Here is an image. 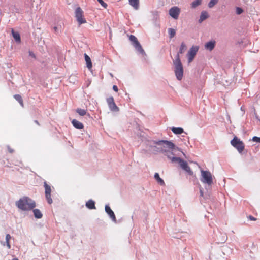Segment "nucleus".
<instances>
[{"mask_svg": "<svg viewBox=\"0 0 260 260\" xmlns=\"http://www.w3.org/2000/svg\"><path fill=\"white\" fill-rule=\"evenodd\" d=\"M29 55L32 58H36L35 54L31 51H29Z\"/></svg>", "mask_w": 260, "mask_h": 260, "instance_id": "c9c22d12", "label": "nucleus"}, {"mask_svg": "<svg viewBox=\"0 0 260 260\" xmlns=\"http://www.w3.org/2000/svg\"><path fill=\"white\" fill-rule=\"evenodd\" d=\"M45 197L48 204H51L52 203V200L51 198V194H45Z\"/></svg>", "mask_w": 260, "mask_h": 260, "instance_id": "2f4dec72", "label": "nucleus"}, {"mask_svg": "<svg viewBox=\"0 0 260 260\" xmlns=\"http://www.w3.org/2000/svg\"><path fill=\"white\" fill-rule=\"evenodd\" d=\"M181 12V10L177 6L171 8L169 10V14L174 19H177Z\"/></svg>", "mask_w": 260, "mask_h": 260, "instance_id": "9d476101", "label": "nucleus"}, {"mask_svg": "<svg viewBox=\"0 0 260 260\" xmlns=\"http://www.w3.org/2000/svg\"><path fill=\"white\" fill-rule=\"evenodd\" d=\"M218 3V0H211L208 3V7L210 8L213 7Z\"/></svg>", "mask_w": 260, "mask_h": 260, "instance_id": "7c9ffc66", "label": "nucleus"}, {"mask_svg": "<svg viewBox=\"0 0 260 260\" xmlns=\"http://www.w3.org/2000/svg\"><path fill=\"white\" fill-rule=\"evenodd\" d=\"M3 245L4 246H5V243H4L3 244Z\"/></svg>", "mask_w": 260, "mask_h": 260, "instance_id": "a18cd8bd", "label": "nucleus"}, {"mask_svg": "<svg viewBox=\"0 0 260 260\" xmlns=\"http://www.w3.org/2000/svg\"><path fill=\"white\" fill-rule=\"evenodd\" d=\"M199 47L198 46H192L187 53L188 62L189 63L193 61L195 56L199 50Z\"/></svg>", "mask_w": 260, "mask_h": 260, "instance_id": "1a4fd4ad", "label": "nucleus"}, {"mask_svg": "<svg viewBox=\"0 0 260 260\" xmlns=\"http://www.w3.org/2000/svg\"><path fill=\"white\" fill-rule=\"evenodd\" d=\"M200 196L202 197H203V191L202 189H200Z\"/></svg>", "mask_w": 260, "mask_h": 260, "instance_id": "a19ab883", "label": "nucleus"}, {"mask_svg": "<svg viewBox=\"0 0 260 260\" xmlns=\"http://www.w3.org/2000/svg\"><path fill=\"white\" fill-rule=\"evenodd\" d=\"M33 213H34L35 217L37 219H40L43 216V215H42L41 212L38 209H34Z\"/></svg>", "mask_w": 260, "mask_h": 260, "instance_id": "aec40b11", "label": "nucleus"}, {"mask_svg": "<svg viewBox=\"0 0 260 260\" xmlns=\"http://www.w3.org/2000/svg\"><path fill=\"white\" fill-rule=\"evenodd\" d=\"M72 123L74 127L76 129H82L84 127L83 124L76 119H73L72 121Z\"/></svg>", "mask_w": 260, "mask_h": 260, "instance_id": "4468645a", "label": "nucleus"}, {"mask_svg": "<svg viewBox=\"0 0 260 260\" xmlns=\"http://www.w3.org/2000/svg\"><path fill=\"white\" fill-rule=\"evenodd\" d=\"M12 260H19V259L16 258H13Z\"/></svg>", "mask_w": 260, "mask_h": 260, "instance_id": "c03bdc74", "label": "nucleus"}, {"mask_svg": "<svg viewBox=\"0 0 260 260\" xmlns=\"http://www.w3.org/2000/svg\"><path fill=\"white\" fill-rule=\"evenodd\" d=\"M129 39L138 52L142 55L145 54L144 50L142 48L137 38L135 36L131 35L129 37Z\"/></svg>", "mask_w": 260, "mask_h": 260, "instance_id": "423d86ee", "label": "nucleus"}, {"mask_svg": "<svg viewBox=\"0 0 260 260\" xmlns=\"http://www.w3.org/2000/svg\"><path fill=\"white\" fill-rule=\"evenodd\" d=\"M215 46V41H210L207 42L205 45V48L210 51H212Z\"/></svg>", "mask_w": 260, "mask_h": 260, "instance_id": "ddd939ff", "label": "nucleus"}, {"mask_svg": "<svg viewBox=\"0 0 260 260\" xmlns=\"http://www.w3.org/2000/svg\"><path fill=\"white\" fill-rule=\"evenodd\" d=\"M154 178L157 181V182L161 185H165V182L164 181L163 179H161L159 177V175L158 173H155L154 176Z\"/></svg>", "mask_w": 260, "mask_h": 260, "instance_id": "4be33fe9", "label": "nucleus"}, {"mask_svg": "<svg viewBox=\"0 0 260 260\" xmlns=\"http://www.w3.org/2000/svg\"><path fill=\"white\" fill-rule=\"evenodd\" d=\"M151 150L154 153H163L166 149H175V144L170 141L158 140L152 141V144L150 145Z\"/></svg>", "mask_w": 260, "mask_h": 260, "instance_id": "f257e3e1", "label": "nucleus"}, {"mask_svg": "<svg viewBox=\"0 0 260 260\" xmlns=\"http://www.w3.org/2000/svg\"><path fill=\"white\" fill-rule=\"evenodd\" d=\"M186 49V45L184 42H182L180 45L179 50L177 54L179 55V54H182L184 52V51Z\"/></svg>", "mask_w": 260, "mask_h": 260, "instance_id": "393cba45", "label": "nucleus"}, {"mask_svg": "<svg viewBox=\"0 0 260 260\" xmlns=\"http://www.w3.org/2000/svg\"><path fill=\"white\" fill-rule=\"evenodd\" d=\"M168 33H169V37L170 38H173L175 36L176 31L173 28H169L168 29Z\"/></svg>", "mask_w": 260, "mask_h": 260, "instance_id": "c756f323", "label": "nucleus"}, {"mask_svg": "<svg viewBox=\"0 0 260 260\" xmlns=\"http://www.w3.org/2000/svg\"><path fill=\"white\" fill-rule=\"evenodd\" d=\"M201 181L204 184L211 185L213 183V178L211 173L209 171L201 170Z\"/></svg>", "mask_w": 260, "mask_h": 260, "instance_id": "20e7f679", "label": "nucleus"}, {"mask_svg": "<svg viewBox=\"0 0 260 260\" xmlns=\"http://www.w3.org/2000/svg\"><path fill=\"white\" fill-rule=\"evenodd\" d=\"M209 15L207 12L205 11H203L201 13L200 19L199 20V22L200 23H202L203 21L207 19Z\"/></svg>", "mask_w": 260, "mask_h": 260, "instance_id": "dca6fc26", "label": "nucleus"}, {"mask_svg": "<svg viewBox=\"0 0 260 260\" xmlns=\"http://www.w3.org/2000/svg\"><path fill=\"white\" fill-rule=\"evenodd\" d=\"M112 88L115 92H117L118 91V88L116 85H113Z\"/></svg>", "mask_w": 260, "mask_h": 260, "instance_id": "e433bc0d", "label": "nucleus"}, {"mask_svg": "<svg viewBox=\"0 0 260 260\" xmlns=\"http://www.w3.org/2000/svg\"><path fill=\"white\" fill-rule=\"evenodd\" d=\"M105 212L108 214V215L109 216L110 218L112 219V220L116 223V219L114 213L111 210V209L110 208L108 205H105Z\"/></svg>", "mask_w": 260, "mask_h": 260, "instance_id": "f8f14e48", "label": "nucleus"}, {"mask_svg": "<svg viewBox=\"0 0 260 260\" xmlns=\"http://www.w3.org/2000/svg\"><path fill=\"white\" fill-rule=\"evenodd\" d=\"M248 218L250 220H252V221H255L256 220V218L255 217H254L253 216H251V215H249V217H248Z\"/></svg>", "mask_w": 260, "mask_h": 260, "instance_id": "58836bf2", "label": "nucleus"}, {"mask_svg": "<svg viewBox=\"0 0 260 260\" xmlns=\"http://www.w3.org/2000/svg\"><path fill=\"white\" fill-rule=\"evenodd\" d=\"M243 12V9L241 8L240 7H236V13L238 15H240L241 13H242Z\"/></svg>", "mask_w": 260, "mask_h": 260, "instance_id": "72a5a7b5", "label": "nucleus"}, {"mask_svg": "<svg viewBox=\"0 0 260 260\" xmlns=\"http://www.w3.org/2000/svg\"><path fill=\"white\" fill-rule=\"evenodd\" d=\"M129 4L133 6L135 9H138L139 6V0H129Z\"/></svg>", "mask_w": 260, "mask_h": 260, "instance_id": "b1692460", "label": "nucleus"}, {"mask_svg": "<svg viewBox=\"0 0 260 260\" xmlns=\"http://www.w3.org/2000/svg\"><path fill=\"white\" fill-rule=\"evenodd\" d=\"M173 62L174 66V73L176 78L178 80H181L183 75V68L180 56L178 54L176 55L175 59L173 60Z\"/></svg>", "mask_w": 260, "mask_h": 260, "instance_id": "7ed1b4c3", "label": "nucleus"}, {"mask_svg": "<svg viewBox=\"0 0 260 260\" xmlns=\"http://www.w3.org/2000/svg\"><path fill=\"white\" fill-rule=\"evenodd\" d=\"M85 60L86 61L87 67L89 70H90L92 68V62L90 59V57L87 55L86 54H84Z\"/></svg>", "mask_w": 260, "mask_h": 260, "instance_id": "f3484780", "label": "nucleus"}, {"mask_svg": "<svg viewBox=\"0 0 260 260\" xmlns=\"http://www.w3.org/2000/svg\"><path fill=\"white\" fill-rule=\"evenodd\" d=\"M171 129L175 134H181L184 133V130L181 127H172Z\"/></svg>", "mask_w": 260, "mask_h": 260, "instance_id": "5701e85b", "label": "nucleus"}, {"mask_svg": "<svg viewBox=\"0 0 260 260\" xmlns=\"http://www.w3.org/2000/svg\"><path fill=\"white\" fill-rule=\"evenodd\" d=\"M44 186L45 187V194H51V187L50 186L48 185L46 183V182H44Z\"/></svg>", "mask_w": 260, "mask_h": 260, "instance_id": "bb28decb", "label": "nucleus"}, {"mask_svg": "<svg viewBox=\"0 0 260 260\" xmlns=\"http://www.w3.org/2000/svg\"><path fill=\"white\" fill-rule=\"evenodd\" d=\"M172 162H178L182 169L187 172L189 175H191L193 174V172L188 165L187 162L180 157H173L172 158Z\"/></svg>", "mask_w": 260, "mask_h": 260, "instance_id": "39448f33", "label": "nucleus"}, {"mask_svg": "<svg viewBox=\"0 0 260 260\" xmlns=\"http://www.w3.org/2000/svg\"><path fill=\"white\" fill-rule=\"evenodd\" d=\"M76 112L78 113L80 116H84L87 115L88 117H90V115L89 113H87L86 111L84 109L78 108L76 109Z\"/></svg>", "mask_w": 260, "mask_h": 260, "instance_id": "412c9836", "label": "nucleus"}, {"mask_svg": "<svg viewBox=\"0 0 260 260\" xmlns=\"http://www.w3.org/2000/svg\"><path fill=\"white\" fill-rule=\"evenodd\" d=\"M53 29L56 33H58L59 29L58 26H54Z\"/></svg>", "mask_w": 260, "mask_h": 260, "instance_id": "4c0bfd02", "label": "nucleus"}, {"mask_svg": "<svg viewBox=\"0 0 260 260\" xmlns=\"http://www.w3.org/2000/svg\"><path fill=\"white\" fill-rule=\"evenodd\" d=\"M35 122L36 124H38V125L39 124V122H38V121L37 120H35Z\"/></svg>", "mask_w": 260, "mask_h": 260, "instance_id": "37998d69", "label": "nucleus"}, {"mask_svg": "<svg viewBox=\"0 0 260 260\" xmlns=\"http://www.w3.org/2000/svg\"><path fill=\"white\" fill-rule=\"evenodd\" d=\"M12 34L16 42L20 43L21 42L20 36L18 32H15L13 29H12Z\"/></svg>", "mask_w": 260, "mask_h": 260, "instance_id": "6ab92c4d", "label": "nucleus"}, {"mask_svg": "<svg viewBox=\"0 0 260 260\" xmlns=\"http://www.w3.org/2000/svg\"><path fill=\"white\" fill-rule=\"evenodd\" d=\"M252 140L253 142H257L260 143V137H257V136H254L252 138Z\"/></svg>", "mask_w": 260, "mask_h": 260, "instance_id": "f704fd0d", "label": "nucleus"}, {"mask_svg": "<svg viewBox=\"0 0 260 260\" xmlns=\"http://www.w3.org/2000/svg\"><path fill=\"white\" fill-rule=\"evenodd\" d=\"M110 76H111L112 77L113 76V75L111 73L110 74Z\"/></svg>", "mask_w": 260, "mask_h": 260, "instance_id": "49530a36", "label": "nucleus"}, {"mask_svg": "<svg viewBox=\"0 0 260 260\" xmlns=\"http://www.w3.org/2000/svg\"><path fill=\"white\" fill-rule=\"evenodd\" d=\"M8 151L10 153H12L13 152L14 150L12 148H11L9 146L7 147Z\"/></svg>", "mask_w": 260, "mask_h": 260, "instance_id": "ea45409f", "label": "nucleus"}, {"mask_svg": "<svg viewBox=\"0 0 260 260\" xmlns=\"http://www.w3.org/2000/svg\"><path fill=\"white\" fill-rule=\"evenodd\" d=\"M106 101L111 111L114 112H117L119 111V109L116 105L114 98L112 96L107 98Z\"/></svg>", "mask_w": 260, "mask_h": 260, "instance_id": "9b49d317", "label": "nucleus"}, {"mask_svg": "<svg viewBox=\"0 0 260 260\" xmlns=\"http://www.w3.org/2000/svg\"><path fill=\"white\" fill-rule=\"evenodd\" d=\"M202 3V0H195L191 3V7L193 9L200 6Z\"/></svg>", "mask_w": 260, "mask_h": 260, "instance_id": "a878e982", "label": "nucleus"}, {"mask_svg": "<svg viewBox=\"0 0 260 260\" xmlns=\"http://www.w3.org/2000/svg\"><path fill=\"white\" fill-rule=\"evenodd\" d=\"M98 2L101 5L102 7H103L104 8H107L108 5L107 4L105 3L103 0H97Z\"/></svg>", "mask_w": 260, "mask_h": 260, "instance_id": "473e14b6", "label": "nucleus"}, {"mask_svg": "<svg viewBox=\"0 0 260 260\" xmlns=\"http://www.w3.org/2000/svg\"><path fill=\"white\" fill-rule=\"evenodd\" d=\"M86 206L87 208L89 209H95V202L92 200H88L86 203Z\"/></svg>", "mask_w": 260, "mask_h": 260, "instance_id": "a211bd4d", "label": "nucleus"}, {"mask_svg": "<svg viewBox=\"0 0 260 260\" xmlns=\"http://www.w3.org/2000/svg\"><path fill=\"white\" fill-rule=\"evenodd\" d=\"M231 145L237 149L238 151L240 153H241L245 147V145L242 141H240L237 137H235L231 141Z\"/></svg>", "mask_w": 260, "mask_h": 260, "instance_id": "0eeeda50", "label": "nucleus"}, {"mask_svg": "<svg viewBox=\"0 0 260 260\" xmlns=\"http://www.w3.org/2000/svg\"><path fill=\"white\" fill-rule=\"evenodd\" d=\"M17 207L22 211H30L36 207V203L31 199L24 196L16 201Z\"/></svg>", "mask_w": 260, "mask_h": 260, "instance_id": "f03ea898", "label": "nucleus"}, {"mask_svg": "<svg viewBox=\"0 0 260 260\" xmlns=\"http://www.w3.org/2000/svg\"><path fill=\"white\" fill-rule=\"evenodd\" d=\"M11 236L9 234H7L6 235V244L8 249L11 248V245L10 244L9 241L11 239Z\"/></svg>", "mask_w": 260, "mask_h": 260, "instance_id": "cd10ccee", "label": "nucleus"}, {"mask_svg": "<svg viewBox=\"0 0 260 260\" xmlns=\"http://www.w3.org/2000/svg\"><path fill=\"white\" fill-rule=\"evenodd\" d=\"M14 98L16 100H17L19 103V104L22 106H23V100L21 95H20L19 94H15L14 95Z\"/></svg>", "mask_w": 260, "mask_h": 260, "instance_id": "c85d7f7f", "label": "nucleus"}, {"mask_svg": "<svg viewBox=\"0 0 260 260\" xmlns=\"http://www.w3.org/2000/svg\"><path fill=\"white\" fill-rule=\"evenodd\" d=\"M75 17L79 25L85 23L86 21L83 17V11L80 7H77L75 12Z\"/></svg>", "mask_w": 260, "mask_h": 260, "instance_id": "6e6552de", "label": "nucleus"}, {"mask_svg": "<svg viewBox=\"0 0 260 260\" xmlns=\"http://www.w3.org/2000/svg\"><path fill=\"white\" fill-rule=\"evenodd\" d=\"M255 117H256V118L258 121H260V118H258V117L257 116V115H256V113H255Z\"/></svg>", "mask_w": 260, "mask_h": 260, "instance_id": "79ce46f5", "label": "nucleus"}, {"mask_svg": "<svg viewBox=\"0 0 260 260\" xmlns=\"http://www.w3.org/2000/svg\"><path fill=\"white\" fill-rule=\"evenodd\" d=\"M173 150H174V149H167L163 153V154H164L165 155H166L169 159L171 160L172 162V158L173 157H175L174 156H173V155H174V153L173 152Z\"/></svg>", "mask_w": 260, "mask_h": 260, "instance_id": "2eb2a0df", "label": "nucleus"}]
</instances>
